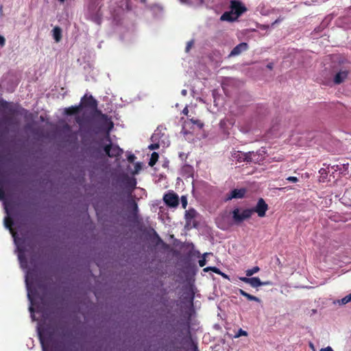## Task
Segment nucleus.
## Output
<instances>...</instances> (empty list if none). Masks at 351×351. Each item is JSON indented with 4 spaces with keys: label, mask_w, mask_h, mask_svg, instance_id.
I'll use <instances>...</instances> for the list:
<instances>
[{
    "label": "nucleus",
    "mask_w": 351,
    "mask_h": 351,
    "mask_svg": "<svg viewBox=\"0 0 351 351\" xmlns=\"http://www.w3.org/2000/svg\"><path fill=\"white\" fill-rule=\"evenodd\" d=\"M193 45V41H189L187 43L186 47V51H189L190 49L191 48L192 45Z\"/></svg>",
    "instance_id": "nucleus-36"
},
{
    "label": "nucleus",
    "mask_w": 351,
    "mask_h": 351,
    "mask_svg": "<svg viewBox=\"0 0 351 351\" xmlns=\"http://www.w3.org/2000/svg\"><path fill=\"white\" fill-rule=\"evenodd\" d=\"M267 67L269 69H273V64L272 63H269L267 65Z\"/></svg>",
    "instance_id": "nucleus-47"
},
{
    "label": "nucleus",
    "mask_w": 351,
    "mask_h": 351,
    "mask_svg": "<svg viewBox=\"0 0 351 351\" xmlns=\"http://www.w3.org/2000/svg\"><path fill=\"white\" fill-rule=\"evenodd\" d=\"M260 271V268L258 266H255L252 269H247L245 271V274L247 276L250 277L254 274Z\"/></svg>",
    "instance_id": "nucleus-24"
},
{
    "label": "nucleus",
    "mask_w": 351,
    "mask_h": 351,
    "mask_svg": "<svg viewBox=\"0 0 351 351\" xmlns=\"http://www.w3.org/2000/svg\"><path fill=\"white\" fill-rule=\"evenodd\" d=\"M159 147V145L158 144H156V143H154V144H152L149 146V148L150 149H158Z\"/></svg>",
    "instance_id": "nucleus-40"
},
{
    "label": "nucleus",
    "mask_w": 351,
    "mask_h": 351,
    "mask_svg": "<svg viewBox=\"0 0 351 351\" xmlns=\"http://www.w3.org/2000/svg\"><path fill=\"white\" fill-rule=\"evenodd\" d=\"M252 152L242 153L241 152H237V155L243 156L244 161L247 162H252Z\"/></svg>",
    "instance_id": "nucleus-21"
},
{
    "label": "nucleus",
    "mask_w": 351,
    "mask_h": 351,
    "mask_svg": "<svg viewBox=\"0 0 351 351\" xmlns=\"http://www.w3.org/2000/svg\"><path fill=\"white\" fill-rule=\"evenodd\" d=\"M247 49H248V45L246 43H241L232 49L229 56H239L243 51H247Z\"/></svg>",
    "instance_id": "nucleus-12"
},
{
    "label": "nucleus",
    "mask_w": 351,
    "mask_h": 351,
    "mask_svg": "<svg viewBox=\"0 0 351 351\" xmlns=\"http://www.w3.org/2000/svg\"><path fill=\"white\" fill-rule=\"evenodd\" d=\"M34 294V292L32 291H31L30 292L28 293V297L30 300L31 299V295Z\"/></svg>",
    "instance_id": "nucleus-50"
},
{
    "label": "nucleus",
    "mask_w": 351,
    "mask_h": 351,
    "mask_svg": "<svg viewBox=\"0 0 351 351\" xmlns=\"http://www.w3.org/2000/svg\"><path fill=\"white\" fill-rule=\"evenodd\" d=\"M249 285L252 287L256 288L260 286L270 285V282L269 281L262 282L259 278L252 277L250 278Z\"/></svg>",
    "instance_id": "nucleus-14"
},
{
    "label": "nucleus",
    "mask_w": 351,
    "mask_h": 351,
    "mask_svg": "<svg viewBox=\"0 0 351 351\" xmlns=\"http://www.w3.org/2000/svg\"><path fill=\"white\" fill-rule=\"evenodd\" d=\"M19 258L21 262L22 263L23 262V256L21 254H19Z\"/></svg>",
    "instance_id": "nucleus-51"
},
{
    "label": "nucleus",
    "mask_w": 351,
    "mask_h": 351,
    "mask_svg": "<svg viewBox=\"0 0 351 351\" xmlns=\"http://www.w3.org/2000/svg\"><path fill=\"white\" fill-rule=\"evenodd\" d=\"M101 1L102 0H90L88 5V18L97 25L101 23Z\"/></svg>",
    "instance_id": "nucleus-1"
},
{
    "label": "nucleus",
    "mask_w": 351,
    "mask_h": 351,
    "mask_svg": "<svg viewBox=\"0 0 351 351\" xmlns=\"http://www.w3.org/2000/svg\"><path fill=\"white\" fill-rule=\"evenodd\" d=\"M3 14V6L1 5L0 7V15H1Z\"/></svg>",
    "instance_id": "nucleus-54"
},
{
    "label": "nucleus",
    "mask_w": 351,
    "mask_h": 351,
    "mask_svg": "<svg viewBox=\"0 0 351 351\" xmlns=\"http://www.w3.org/2000/svg\"><path fill=\"white\" fill-rule=\"evenodd\" d=\"M182 94L183 95H186V90H182Z\"/></svg>",
    "instance_id": "nucleus-52"
},
{
    "label": "nucleus",
    "mask_w": 351,
    "mask_h": 351,
    "mask_svg": "<svg viewBox=\"0 0 351 351\" xmlns=\"http://www.w3.org/2000/svg\"><path fill=\"white\" fill-rule=\"evenodd\" d=\"M238 18L230 10L229 12H225L220 17V20L222 21L232 22L237 20Z\"/></svg>",
    "instance_id": "nucleus-16"
},
{
    "label": "nucleus",
    "mask_w": 351,
    "mask_h": 351,
    "mask_svg": "<svg viewBox=\"0 0 351 351\" xmlns=\"http://www.w3.org/2000/svg\"><path fill=\"white\" fill-rule=\"evenodd\" d=\"M284 20V17L279 16L273 23L272 25L277 24Z\"/></svg>",
    "instance_id": "nucleus-39"
},
{
    "label": "nucleus",
    "mask_w": 351,
    "mask_h": 351,
    "mask_svg": "<svg viewBox=\"0 0 351 351\" xmlns=\"http://www.w3.org/2000/svg\"><path fill=\"white\" fill-rule=\"evenodd\" d=\"M120 182L128 191L130 194L136 188V179L133 177L129 176L127 174H123L121 177Z\"/></svg>",
    "instance_id": "nucleus-8"
},
{
    "label": "nucleus",
    "mask_w": 351,
    "mask_h": 351,
    "mask_svg": "<svg viewBox=\"0 0 351 351\" xmlns=\"http://www.w3.org/2000/svg\"><path fill=\"white\" fill-rule=\"evenodd\" d=\"M119 7L122 10H130L132 9V5L130 0H121Z\"/></svg>",
    "instance_id": "nucleus-18"
},
{
    "label": "nucleus",
    "mask_w": 351,
    "mask_h": 351,
    "mask_svg": "<svg viewBox=\"0 0 351 351\" xmlns=\"http://www.w3.org/2000/svg\"><path fill=\"white\" fill-rule=\"evenodd\" d=\"M62 31L59 27H55L53 29V36L56 42H59L61 39Z\"/></svg>",
    "instance_id": "nucleus-19"
},
{
    "label": "nucleus",
    "mask_w": 351,
    "mask_h": 351,
    "mask_svg": "<svg viewBox=\"0 0 351 351\" xmlns=\"http://www.w3.org/2000/svg\"><path fill=\"white\" fill-rule=\"evenodd\" d=\"M211 268L212 267H206L204 269V271H211Z\"/></svg>",
    "instance_id": "nucleus-48"
},
{
    "label": "nucleus",
    "mask_w": 351,
    "mask_h": 351,
    "mask_svg": "<svg viewBox=\"0 0 351 351\" xmlns=\"http://www.w3.org/2000/svg\"><path fill=\"white\" fill-rule=\"evenodd\" d=\"M310 347L312 348V349H314V346L312 343H310Z\"/></svg>",
    "instance_id": "nucleus-55"
},
{
    "label": "nucleus",
    "mask_w": 351,
    "mask_h": 351,
    "mask_svg": "<svg viewBox=\"0 0 351 351\" xmlns=\"http://www.w3.org/2000/svg\"><path fill=\"white\" fill-rule=\"evenodd\" d=\"M211 271H213V272H215V274H221V275H222L223 276H224V277L227 278V276H226V275H225V274H222V273L221 272V271L219 270V269H218V268H217V267H212V268H211Z\"/></svg>",
    "instance_id": "nucleus-31"
},
{
    "label": "nucleus",
    "mask_w": 351,
    "mask_h": 351,
    "mask_svg": "<svg viewBox=\"0 0 351 351\" xmlns=\"http://www.w3.org/2000/svg\"><path fill=\"white\" fill-rule=\"evenodd\" d=\"M189 120L193 124L196 125L200 129L204 127V123L199 119L191 118Z\"/></svg>",
    "instance_id": "nucleus-25"
},
{
    "label": "nucleus",
    "mask_w": 351,
    "mask_h": 351,
    "mask_svg": "<svg viewBox=\"0 0 351 351\" xmlns=\"http://www.w3.org/2000/svg\"><path fill=\"white\" fill-rule=\"evenodd\" d=\"M246 193L247 189L245 188L234 189L226 195L225 200L230 201L232 199L243 198Z\"/></svg>",
    "instance_id": "nucleus-10"
},
{
    "label": "nucleus",
    "mask_w": 351,
    "mask_h": 351,
    "mask_svg": "<svg viewBox=\"0 0 351 351\" xmlns=\"http://www.w3.org/2000/svg\"><path fill=\"white\" fill-rule=\"evenodd\" d=\"M348 71L347 70L339 71L334 77V83L335 84H341L348 77Z\"/></svg>",
    "instance_id": "nucleus-13"
},
{
    "label": "nucleus",
    "mask_w": 351,
    "mask_h": 351,
    "mask_svg": "<svg viewBox=\"0 0 351 351\" xmlns=\"http://www.w3.org/2000/svg\"><path fill=\"white\" fill-rule=\"evenodd\" d=\"M247 332L245 330H243V329L240 328L238 331V332L235 335L234 337H239L241 336H247Z\"/></svg>",
    "instance_id": "nucleus-28"
},
{
    "label": "nucleus",
    "mask_w": 351,
    "mask_h": 351,
    "mask_svg": "<svg viewBox=\"0 0 351 351\" xmlns=\"http://www.w3.org/2000/svg\"><path fill=\"white\" fill-rule=\"evenodd\" d=\"M75 122L77 123H78L80 125H82V123H83V118L82 117H81L80 116H77V117H75Z\"/></svg>",
    "instance_id": "nucleus-33"
},
{
    "label": "nucleus",
    "mask_w": 351,
    "mask_h": 351,
    "mask_svg": "<svg viewBox=\"0 0 351 351\" xmlns=\"http://www.w3.org/2000/svg\"><path fill=\"white\" fill-rule=\"evenodd\" d=\"M79 105L81 110L86 108L92 110L93 109L97 108L98 102L91 95L85 94L81 98L80 104Z\"/></svg>",
    "instance_id": "nucleus-4"
},
{
    "label": "nucleus",
    "mask_w": 351,
    "mask_h": 351,
    "mask_svg": "<svg viewBox=\"0 0 351 351\" xmlns=\"http://www.w3.org/2000/svg\"><path fill=\"white\" fill-rule=\"evenodd\" d=\"M232 219L236 223H239L247 219L252 216V211L250 208L245 209L240 213V210L238 208H234L232 210Z\"/></svg>",
    "instance_id": "nucleus-5"
},
{
    "label": "nucleus",
    "mask_w": 351,
    "mask_h": 351,
    "mask_svg": "<svg viewBox=\"0 0 351 351\" xmlns=\"http://www.w3.org/2000/svg\"><path fill=\"white\" fill-rule=\"evenodd\" d=\"M81 108L80 105L77 106H72L68 108H65L64 110V114L68 116H71L74 114H77L81 111Z\"/></svg>",
    "instance_id": "nucleus-15"
},
{
    "label": "nucleus",
    "mask_w": 351,
    "mask_h": 351,
    "mask_svg": "<svg viewBox=\"0 0 351 351\" xmlns=\"http://www.w3.org/2000/svg\"><path fill=\"white\" fill-rule=\"evenodd\" d=\"M140 168H141V165H140V164H139V163H137V164L136 165V167H135L136 171H138V169H139Z\"/></svg>",
    "instance_id": "nucleus-46"
},
{
    "label": "nucleus",
    "mask_w": 351,
    "mask_h": 351,
    "mask_svg": "<svg viewBox=\"0 0 351 351\" xmlns=\"http://www.w3.org/2000/svg\"><path fill=\"white\" fill-rule=\"evenodd\" d=\"M349 302H351V293L347 295L344 298H343L341 300H339V303L340 304H346L348 303Z\"/></svg>",
    "instance_id": "nucleus-26"
},
{
    "label": "nucleus",
    "mask_w": 351,
    "mask_h": 351,
    "mask_svg": "<svg viewBox=\"0 0 351 351\" xmlns=\"http://www.w3.org/2000/svg\"><path fill=\"white\" fill-rule=\"evenodd\" d=\"M277 262H278L279 265L281 264L280 261V259L278 258H277Z\"/></svg>",
    "instance_id": "nucleus-56"
},
{
    "label": "nucleus",
    "mask_w": 351,
    "mask_h": 351,
    "mask_svg": "<svg viewBox=\"0 0 351 351\" xmlns=\"http://www.w3.org/2000/svg\"><path fill=\"white\" fill-rule=\"evenodd\" d=\"M250 278H248L247 277H240L239 278V280L245 283H247V284H249V282H250Z\"/></svg>",
    "instance_id": "nucleus-37"
},
{
    "label": "nucleus",
    "mask_w": 351,
    "mask_h": 351,
    "mask_svg": "<svg viewBox=\"0 0 351 351\" xmlns=\"http://www.w3.org/2000/svg\"><path fill=\"white\" fill-rule=\"evenodd\" d=\"M108 124H109V127L108 128V130H107L108 132L113 128V125H114L113 123L111 121H109Z\"/></svg>",
    "instance_id": "nucleus-44"
},
{
    "label": "nucleus",
    "mask_w": 351,
    "mask_h": 351,
    "mask_svg": "<svg viewBox=\"0 0 351 351\" xmlns=\"http://www.w3.org/2000/svg\"><path fill=\"white\" fill-rule=\"evenodd\" d=\"M230 9L237 18L247 10L242 3L237 0H232L230 1Z\"/></svg>",
    "instance_id": "nucleus-11"
},
{
    "label": "nucleus",
    "mask_w": 351,
    "mask_h": 351,
    "mask_svg": "<svg viewBox=\"0 0 351 351\" xmlns=\"http://www.w3.org/2000/svg\"><path fill=\"white\" fill-rule=\"evenodd\" d=\"M320 351H333V350L332 349V348H331V347L328 346V347H326V348H322V349L320 350Z\"/></svg>",
    "instance_id": "nucleus-42"
},
{
    "label": "nucleus",
    "mask_w": 351,
    "mask_h": 351,
    "mask_svg": "<svg viewBox=\"0 0 351 351\" xmlns=\"http://www.w3.org/2000/svg\"><path fill=\"white\" fill-rule=\"evenodd\" d=\"M239 292L241 295L245 297L249 301L260 302V299L258 298L245 292L243 289H239Z\"/></svg>",
    "instance_id": "nucleus-17"
},
{
    "label": "nucleus",
    "mask_w": 351,
    "mask_h": 351,
    "mask_svg": "<svg viewBox=\"0 0 351 351\" xmlns=\"http://www.w3.org/2000/svg\"><path fill=\"white\" fill-rule=\"evenodd\" d=\"M38 335L43 351H47L53 341L54 330L50 328H45L39 330Z\"/></svg>",
    "instance_id": "nucleus-2"
},
{
    "label": "nucleus",
    "mask_w": 351,
    "mask_h": 351,
    "mask_svg": "<svg viewBox=\"0 0 351 351\" xmlns=\"http://www.w3.org/2000/svg\"><path fill=\"white\" fill-rule=\"evenodd\" d=\"M13 225V221L10 218H7L5 219V226L6 228H9V229H12V226Z\"/></svg>",
    "instance_id": "nucleus-27"
},
{
    "label": "nucleus",
    "mask_w": 351,
    "mask_h": 351,
    "mask_svg": "<svg viewBox=\"0 0 351 351\" xmlns=\"http://www.w3.org/2000/svg\"><path fill=\"white\" fill-rule=\"evenodd\" d=\"M97 107H98V106H97ZM91 111L94 112L95 116L100 117L104 121L108 120V116L106 114H103L102 112L98 109V108L96 109H93Z\"/></svg>",
    "instance_id": "nucleus-22"
},
{
    "label": "nucleus",
    "mask_w": 351,
    "mask_h": 351,
    "mask_svg": "<svg viewBox=\"0 0 351 351\" xmlns=\"http://www.w3.org/2000/svg\"><path fill=\"white\" fill-rule=\"evenodd\" d=\"M128 206L131 208V210L129 213L128 219V221L132 223H136L138 222V205L136 202V201L133 199L128 201Z\"/></svg>",
    "instance_id": "nucleus-9"
},
{
    "label": "nucleus",
    "mask_w": 351,
    "mask_h": 351,
    "mask_svg": "<svg viewBox=\"0 0 351 351\" xmlns=\"http://www.w3.org/2000/svg\"><path fill=\"white\" fill-rule=\"evenodd\" d=\"M163 201L167 206L176 208L179 204V197L175 192L169 191L164 195Z\"/></svg>",
    "instance_id": "nucleus-7"
},
{
    "label": "nucleus",
    "mask_w": 351,
    "mask_h": 351,
    "mask_svg": "<svg viewBox=\"0 0 351 351\" xmlns=\"http://www.w3.org/2000/svg\"><path fill=\"white\" fill-rule=\"evenodd\" d=\"M193 295H191L190 296V298H189V300H190V302H191V303L193 302Z\"/></svg>",
    "instance_id": "nucleus-53"
},
{
    "label": "nucleus",
    "mask_w": 351,
    "mask_h": 351,
    "mask_svg": "<svg viewBox=\"0 0 351 351\" xmlns=\"http://www.w3.org/2000/svg\"><path fill=\"white\" fill-rule=\"evenodd\" d=\"M189 213H186V217H188V215H189Z\"/></svg>",
    "instance_id": "nucleus-57"
},
{
    "label": "nucleus",
    "mask_w": 351,
    "mask_h": 351,
    "mask_svg": "<svg viewBox=\"0 0 351 351\" xmlns=\"http://www.w3.org/2000/svg\"><path fill=\"white\" fill-rule=\"evenodd\" d=\"M5 42L4 37L0 35V46L3 47L5 45Z\"/></svg>",
    "instance_id": "nucleus-41"
},
{
    "label": "nucleus",
    "mask_w": 351,
    "mask_h": 351,
    "mask_svg": "<svg viewBox=\"0 0 351 351\" xmlns=\"http://www.w3.org/2000/svg\"><path fill=\"white\" fill-rule=\"evenodd\" d=\"M250 210L252 211V215L256 213L258 217H264L268 210V204L263 198H259L256 205L254 208H250Z\"/></svg>",
    "instance_id": "nucleus-6"
},
{
    "label": "nucleus",
    "mask_w": 351,
    "mask_h": 351,
    "mask_svg": "<svg viewBox=\"0 0 351 351\" xmlns=\"http://www.w3.org/2000/svg\"><path fill=\"white\" fill-rule=\"evenodd\" d=\"M106 139L109 141V144L104 147V150L106 156L110 158H117L121 156L123 152V149H121L117 145L112 144L108 134L106 136Z\"/></svg>",
    "instance_id": "nucleus-3"
},
{
    "label": "nucleus",
    "mask_w": 351,
    "mask_h": 351,
    "mask_svg": "<svg viewBox=\"0 0 351 351\" xmlns=\"http://www.w3.org/2000/svg\"><path fill=\"white\" fill-rule=\"evenodd\" d=\"M208 254L207 253H205L203 255V258L200 259L199 261V265L201 267H203L204 266L206 265V258H205V256L207 255Z\"/></svg>",
    "instance_id": "nucleus-29"
},
{
    "label": "nucleus",
    "mask_w": 351,
    "mask_h": 351,
    "mask_svg": "<svg viewBox=\"0 0 351 351\" xmlns=\"http://www.w3.org/2000/svg\"><path fill=\"white\" fill-rule=\"evenodd\" d=\"M287 180L291 182H297L298 181V179L297 177L289 176L287 178Z\"/></svg>",
    "instance_id": "nucleus-35"
},
{
    "label": "nucleus",
    "mask_w": 351,
    "mask_h": 351,
    "mask_svg": "<svg viewBox=\"0 0 351 351\" xmlns=\"http://www.w3.org/2000/svg\"><path fill=\"white\" fill-rule=\"evenodd\" d=\"M233 157L239 162H244V159H243V156L237 155V152L234 154Z\"/></svg>",
    "instance_id": "nucleus-32"
},
{
    "label": "nucleus",
    "mask_w": 351,
    "mask_h": 351,
    "mask_svg": "<svg viewBox=\"0 0 351 351\" xmlns=\"http://www.w3.org/2000/svg\"><path fill=\"white\" fill-rule=\"evenodd\" d=\"M181 204H182V206L183 208H186V206H187V204H188L186 197H185V196H182L181 197Z\"/></svg>",
    "instance_id": "nucleus-30"
},
{
    "label": "nucleus",
    "mask_w": 351,
    "mask_h": 351,
    "mask_svg": "<svg viewBox=\"0 0 351 351\" xmlns=\"http://www.w3.org/2000/svg\"><path fill=\"white\" fill-rule=\"evenodd\" d=\"M154 235L156 236V237L158 239V241L160 242H162V239L160 238V237L158 236V234L156 233V232L154 231Z\"/></svg>",
    "instance_id": "nucleus-45"
},
{
    "label": "nucleus",
    "mask_w": 351,
    "mask_h": 351,
    "mask_svg": "<svg viewBox=\"0 0 351 351\" xmlns=\"http://www.w3.org/2000/svg\"><path fill=\"white\" fill-rule=\"evenodd\" d=\"M182 172L186 173L188 176H191L193 174V167L189 165H185L182 168Z\"/></svg>",
    "instance_id": "nucleus-20"
},
{
    "label": "nucleus",
    "mask_w": 351,
    "mask_h": 351,
    "mask_svg": "<svg viewBox=\"0 0 351 351\" xmlns=\"http://www.w3.org/2000/svg\"><path fill=\"white\" fill-rule=\"evenodd\" d=\"M158 158H159L158 154L156 152H153L151 155V158L149 161V165L151 167H153L158 161Z\"/></svg>",
    "instance_id": "nucleus-23"
},
{
    "label": "nucleus",
    "mask_w": 351,
    "mask_h": 351,
    "mask_svg": "<svg viewBox=\"0 0 351 351\" xmlns=\"http://www.w3.org/2000/svg\"><path fill=\"white\" fill-rule=\"evenodd\" d=\"M5 198V192L2 188H0V200H3Z\"/></svg>",
    "instance_id": "nucleus-38"
},
{
    "label": "nucleus",
    "mask_w": 351,
    "mask_h": 351,
    "mask_svg": "<svg viewBox=\"0 0 351 351\" xmlns=\"http://www.w3.org/2000/svg\"><path fill=\"white\" fill-rule=\"evenodd\" d=\"M182 112H183V113H184V114H188V112H189V110H188L187 108H185L183 110V111H182Z\"/></svg>",
    "instance_id": "nucleus-49"
},
{
    "label": "nucleus",
    "mask_w": 351,
    "mask_h": 351,
    "mask_svg": "<svg viewBox=\"0 0 351 351\" xmlns=\"http://www.w3.org/2000/svg\"><path fill=\"white\" fill-rule=\"evenodd\" d=\"M8 132V128L5 127L2 131L0 130V134H7Z\"/></svg>",
    "instance_id": "nucleus-43"
},
{
    "label": "nucleus",
    "mask_w": 351,
    "mask_h": 351,
    "mask_svg": "<svg viewBox=\"0 0 351 351\" xmlns=\"http://www.w3.org/2000/svg\"><path fill=\"white\" fill-rule=\"evenodd\" d=\"M136 159V156L134 154H130L128 156V161L130 163H133Z\"/></svg>",
    "instance_id": "nucleus-34"
}]
</instances>
